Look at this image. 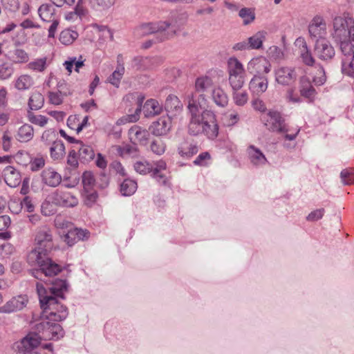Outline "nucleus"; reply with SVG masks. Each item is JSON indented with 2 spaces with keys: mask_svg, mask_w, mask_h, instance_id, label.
<instances>
[{
  "mask_svg": "<svg viewBox=\"0 0 354 354\" xmlns=\"http://www.w3.org/2000/svg\"><path fill=\"white\" fill-rule=\"evenodd\" d=\"M207 100L203 93H192L188 96V110L190 115H203L214 117V113L207 110Z\"/></svg>",
  "mask_w": 354,
  "mask_h": 354,
  "instance_id": "obj_7",
  "label": "nucleus"
},
{
  "mask_svg": "<svg viewBox=\"0 0 354 354\" xmlns=\"http://www.w3.org/2000/svg\"><path fill=\"white\" fill-rule=\"evenodd\" d=\"M49 100L51 104L55 105H59L63 102V96L60 91L58 92H50L49 93Z\"/></svg>",
  "mask_w": 354,
  "mask_h": 354,
  "instance_id": "obj_63",
  "label": "nucleus"
},
{
  "mask_svg": "<svg viewBox=\"0 0 354 354\" xmlns=\"http://www.w3.org/2000/svg\"><path fill=\"white\" fill-rule=\"evenodd\" d=\"M176 30V28L171 24L160 21L142 24L135 29L134 33L138 37L156 34V41L160 42L173 37Z\"/></svg>",
  "mask_w": 354,
  "mask_h": 354,
  "instance_id": "obj_4",
  "label": "nucleus"
},
{
  "mask_svg": "<svg viewBox=\"0 0 354 354\" xmlns=\"http://www.w3.org/2000/svg\"><path fill=\"white\" fill-rule=\"evenodd\" d=\"M33 84V78L26 74L21 75L15 82V87L19 91L28 90Z\"/></svg>",
  "mask_w": 354,
  "mask_h": 354,
  "instance_id": "obj_36",
  "label": "nucleus"
},
{
  "mask_svg": "<svg viewBox=\"0 0 354 354\" xmlns=\"http://www.w3.org/2000/svg\"><path fill=\"white\" fill-rule=\"evenodd\" d=\"M232 98L236 105L244 106L248 101V94L245 91L232 90Z\"/></svg>",
  "mask_w": 354,
  "mask_h": 354,
  "instance_id": "obj_49",
  "label": "nucleus"
},
{
  "mask_svg": "<svg viewBox=\"0 0 354 354\" xmlns=\"http://www.w3.org/2000/svg\"><path fill=\"white\" fill-rule=\"evenodd\" d=\"M137 189V183L136 181L125 178L120 184V191L123 196H131Z\"/></svg>",
  "mask_w": 354,
  "mask_h": 354,
  "instance_id": "obj_43",
  "label": "nucleus"
},
{
  "mask_svg": "<svg viewBox=\"0 0 354 354\" xmlns=\"http://www.w3.org/2000/svg\"><path fill=\"white\" fill-rule=\"evenodd\" d=\"M314 53L319 59L326 61L335 56V51L328 40L321 39L315 41Z\"/></svg>",
  "mask_w": 354,
  "mask_h": 354,
  "instance_id": "obj_13",
  "label": "nucleus"
},
{
  "mask_svg": "<svg viewBox=\"0 0 354 354\" xmlns=\"http://www.w3.org/2000/svg\"><path fill=\"white\" fill-rule=\"evenodd\" d=\"M125 71L124 62L123 57L119 55L117 57L115 70L112 73V86L119 87L120 80L122 78Z\"/></svg>",
  "mask_w": 354,
  "mask_h": 354,
  "instance_id": "obj_29",
  "label": "nucleus"
},
{
  "mask_svg": "<svg viewBox=\"0 0 354 354\" xmlns=\"http://www.w3.org/2000/svg\"><path fill=\"white\" fill-rule=\"evenodd\" d=\"M228 81L232 90H241L245 82L246 73L243 65L236 57L227 61Z\"/></svg>",
  "mask_w": 354,
  "mask_h": 354,
  "instance_id": "obj_5",
  "label": "nucleus"
},
{
  "mask_svg": "<svg viewBox=\"0 0 354 354\" xmlns=\"http://www.w3.org/2000/svg\"><path fill=\"white\" fill-rule=\"evenodd\" d=\"M112 148H114L116 154L122 158L131 157L135 158L138 156L139 151L138 148L136 146H132L128 144L124 145L122 146L115 145L112 146Z\"/></svg>",
  "mask_w": 354,
  "mask_h": 354,
  "instance_id": "obj_31",
  "label": "nucleus"
},
{
  "mask_svg": "<svg viewBox=\"0 0 354 354\" xmlns=\"http://www.w3.org/2000/svg\"><path fill=\"white\" fill-rule=\"evenodd\" d=\"M47 68V57H43L30 62L26 65V68L35 72L42 73Z\"/></svg>",
  "mask_w": 354,
  "mask_h": 354,
  "instance_id": "obj_40",
  "label": "nucleus"
},
{
  "mask_svg": "<svg viewBox=\"0 0 354 354\" xmlns=\"http://www.w3.org/2000/svg\"><path fill=\"white\" fill-rule=\"evenodd\" d=\"M208 117L203 115H190L188 124V133L192 136H198L203 132V126Z\"/></svg>",
  "mask_w": 354,
  "mask_h": 354,
  "instance_id": "obj_22",
  "label": "nucleus"
},
{
  "mask_svg": "<svg viewBox=\"0 0 354 354\" xmlns=\"http://www.w3.org/2000/svg\"><path fill=\"white\" fill-rule=\"evenodd\" d=\"M67 164L73 169H75L78 166L77 152L75 149H72L69 151L67 157Z\"/></svg>",
  "mask_w": 354,
  "mask_h": 354,
  "instance_id": "obj_62",
  "label": "nucleus"
},
{
  "mask_svg": "<svg viewBox=\"0 0 354 354\" xmlns=\"http://www.w3.org/2000/svg\"><path fill=\"white\" fill-rule=\"evenodd\" d=\"M27 118L30 122L39 127H44L48 122V118L46 116L35 115L32 111H28Z\"/></svg>",
  "mask_w": 354,
  "mask_h": 354,
  "instance_id": "obj_50",
  "label": "nucleus"
},
{
  "mask_svg": "<svg viewBox=\"0 0 354 354\" xmlns=\"http://www.w3.org/2000/svg\"><path fill=\"white\" fill-rule=\"evenodd\" d=\"M275 81L283 86L294 83L297 78L296 68L291 66H278L274 69Z\"/></svg>",
  "mask_w": 354,
  "mask_h": 354,
  "instance_id": "obj_12",
  "label": "nucleus"
},
{
  "mask_svg": "<svg viewBox=\"0 0 354 354\" xmlns=\"http://www.w3.org/2000/svg\"><path fill=\"white\" fill-rule=\"evenodd\" d=\"M296 46L299 48L300 57L302 62L307 66H313L315 60L308 49L306 41L303 37H298L295 42Z\"/></svg>",
  "mask_w": 354,
  "mask_h": 354,
  "instance_id": "obj_19",
  "label": "nucleus"
},
{
  "mask_svg": "<svg viewBox=\"0 0 354 354\" xmlns=\"http://www.w3.org/2000/svg\"><path fill=\"white\" fill-rule=\"evenodd\" d=\"M326 80L325 71L323 67H319L317 69V75L313 77V82L315 85H323Z\"/></svg>",
  "mask_w": 354,
  "mask_h": 354,
  "instance_id": "obj_58",
  "label": "nucleus"
},
{
  "mask_svg": "<svg viewBox=\"0 0 354 354\" xmlns=\"http://www.w3.org/2000/svg\"><path fill=\"white\" fill-rule=\"evenodd\" d=\"M83 201L87 207H92L98 198L97 192L94 189H85L82 192Z\"/></svg>",
  "mask_w": 354,
  "mask_h": 354,
  "instance_id": "obj_48",
  "label": "nucleus"
},
{
  "mask_svg": "<svg viewBox=\"0 0 354 354\" xmlns=\"http://www.w3.org/2000/svg\"><path fill=\"white\" fill-rule=\"evenodd\" d=\"M342 57H350L354 55V41L351 39L343 40L339 42Z\"/></svg>",
  "mask_w": 354,
  "mask_h": 354,
  "instance_id": "obj_47",
  "label": "nucleus"
},
{
  "mask_svg": "<svg viewBox=\"0 0 354 354\" xmlns=\"http://www.w3.org/2000/svg\"><path fill=\"white\" fill-rule=\"evenodd\" d=\"M133 167L137 173L142 175H145L152 171V166L144 160L136 162Z\"/></svg>",
  "mask_w": 354,
  "mask_h": 354,
  "instance_id": "obj_52",
  "label": "nucleus"
},
{
  "mask_svg": "<svg viewBox=\"0 0 354 354\" xmlns=\"http://www.w3.org/2000/svg\"><path fill=\"white\" fill-rule=\"evenodd\" d=\"M198 151V146L187 140L183 141L178 147V153L185 159H189Z\"/></svg>",
  "mask_w": 354,
  "mask_h": 354,
  "instance_id": "obj_25",
  "label": "nucleus"
},
{
  "mask_svg": "<svg viewBox=\"0 0 354 354\" xmlns=\"http://www.w3.org/2000/svg\"><path fill=\"white\" fill-rule=\"evenodd\" d=\"M267 32L264 30L258 31L248 38L249 47L251 50H258L262 48L263 41L266 39Z\"/></svg>",
  "mask_w": 354,
  "mask_h": 354,
  "instance_id": "obj_33",
  "label": "nucleus"
},
{
  "mask_svg": "<svg viewBox=\"0 0 354 354\" xmlns=\"http://www.w3.org/2000/svg\"><path fill=\"white\" fill-rule=\"evenodd\" d=\"M162 110V105L154 99L147 100L143 106V112L147 118L158 115L161 113Z\"/></svg>",
  "mask_w": 354,
  "mask_h": 354,
  "instance_id": "obj_30",
  "label": "nucleus"
},
{
  "mask_svg": "<svg viewBox=\"0 0 354 354\" xmlns=\"http://www.w3.org/2000/svg\"><path fill=\"white\" fill-rule=\"evenodd\" d=\"M41 179L44 184L52 187L58 186L62 182L61 175L51 167L43 170Z\"/></svg>",
  "mask_w": 354,
  "mask_h": 354,
  "instance_id": "obj_24",
  "label": "nucleus"
},
{
  "mask_svg": "<svg viewBox=\"0 0 354 354\" xmlns=\"http://www.w3.org/2000/svg\"><path fill=\"white\" fill-rule=\"evenodd\" d=\"M150 147L153 153L161 156L165 151L166 145L161 140H154L151 142Z\"/></svg>",
  "mask_w": 354,
  "mask_h": 354,
  "instance_id": "obj_55",
  "label": "nucleus"
},
{
  "mask_svg": "<svg viewBox=\"0 0 354 354\" xmlns=\"http://www.w3.org/2000/svg\"><path fill=\"white\" fill-rule=\"evenodd\" d=\"M145 99V96L140 93H133L127 95L124 100L129 102L136 106L134 113L129 114L118 119L115 124L117 126H121L127 122H135L140 118V114L142 110V103Z\"/></svg>",
  "mask_w": 354,
  "mask_h": 354,
  "instance_id": "obj_6",
  "label": "nucleus"
},
{
  "mask_svg": "<svg viewBox=\"0 0 354 354\" xmlns=\"http://www.w3.org/2000/svg\"><path fill=\"white\" fill-rule=\"evenodd\" d=\"M340 178L344 185H351L354 183V169H343L340 173Z\"/></svg>",
  "mask_w": 354,
  "mask_h": 354,
  "instance_id": "obj_54",
  "label": "nucleus"
},
{
  "mask_svg": "<svg viewBox=\"0 0 354 354\" xmlns=\"http://www.w3.org/2000/svg\"><path fill=\"white\" fill-rule=\"evenodd\" d=\"M268 80L266 76L254 75L249 82V89L253 95H259L266 92Z\"/></svg>",
  "mask_w": 354,
  "mask_h": 354,
  "instance_id": "obj_16",
  "label": "nucleus"
},
{
  "mask_svg": "<svg viewBox=\"0 0 354 354\" xmlns=\"http://www.w3.org/2000/svg\"><path fill=\"white\" fill-rule=\"evenodd\" d=\"M151 176L160 185H167V178L162 172L153 171Z\"/></svg>",
  "mask_w": 354,
  "mask_h": 354,
  "instance_id": "obj_64",
  "label": "nucleus"
},
{
  "mask_svg": "<svg viewBox=\"0 0 354 354\" xmlns=\"http://www.w3.org/2000/svg\"><path fill=\"white\" fill-rule=\"evenodd\" d=\"M45 165V160L43 158H35L30 162V167L32 171H36L42 168Z\"/></svg>",
  "mask_w": 354,
  "mask_h": 354,
  "instance_id": "obj_61",
  "label": "nucleus"
},
{
  "mask_svg": "<svg viewBox=\"0 0 354 354\" xmlns=\"http://www.w3.org/2000/svg\"><path fill=\"white\" fill-rule=\"evenodd\" d=\"M52 203L63 207H74L78 205L79 201L76 196L63 189H57L50 196Z\"/></svg>",
  "mask_w": 354,
  "mask_h": 354,
  "instance_id": "obj_10",
  "label": "nucleus"
},
{
  "mask_svg": "<svg viewBox=\"0 0 354 354\" xmlns=\"http://www.w3.org/2000/svg\"><path fill=\"white\" fill-rule=\"evenodd\" d=\"M35 248L28 255V262L31 266H37L39 269L32 270V275L40 281L44 277H54L61 272L60 266L53 261L48 252L53 247V232L47 226L37 229L35 238Z\"/></svg>",
  "mask_w": 354,
  "mask_h": 354,
  "instance_id": "obj_1",
  "label": "nucleus"
},
{
  "mask_svg": "<svg viewBox=\"0 0 354 354\" xmlns=\"http://www.w3.org/2000/svg\"><path fill=\"white\" fill-rule=\"evenodd\" d=\"M308 32L310 37L316 41L324 39L326 34V25L324 19L320 16H315L309 24Z\"/></svg>",
  "mask_w": 354,
  "mask_h": 354,
  "instance_id": "obj_14",
  "label": "nucleus"
},
{
  "mask_svg": "<svg viewBox=\"0 0 354 354\" xmlns=\"http://www.w3.org/2000/svg\"><path fill=\"white\" fill-rule=\"evenodd\" d=\"M50 157L53 160L62 159L65 154V146L62 141L56 140L53 142L50 147Z\"/></svg>",
  "mask_w": 354,
  "mask_h": 354,
  "instance_id": "obj_39",
  "label": "nucleus"
},
{
  "mask_svg": "<svg viewBox=\"0 0 354 354\" xmlns=\"http://www.w3.org/2000/svg\"><path fill=\"white\" fill-rule=\"evenodd\" d=\"M171 118L168 115L162 116L153 122L151 126L152 133L156 136L166 135L171 128Z\"/></svg>",
  "mask_w": 354,
  "mask_h": 354,
  "instance_id": "obj_15",
  "label": "nucleus"
},
{
  "mask_svg": "<svg viewBox=\"0 0 354 354\" xmlns=\"http://www.w3.org/2000/svg\"><path fill=\"white\" fill-rule=\"evenodd\" d=\"M34 328L35 331L30 333L21 340L16 354H46L44 350H37L41 340L58 339L64 333L61 325H50L45 322L36 323Z\"/></svg>",
  "mask_w": 354,
  "mask_h": 354,
  "instance_id": "obj_2",
  "label": "nucleus"
},
{
  "mask_svg": "<svg viewBox=\"0 0 354 354\" xmlns=\"http://www.w3.org/2000/svg\"><path fill=\"white\" fill-rule=\"evenodd\" d=\"M45 286L41 282H37L36 283L37 292L39 286L44 289L46 296L53 298L64 299V292L67 291L68 284L66 280L56 279L48 283L44 281Z\"/></svg>",
  "mask_w": 354,
  "mask_h": 354,
  "instance_id": "obj_8",
  "label": "nucleus"
},
{
  "mask_svg": "<svg viewBox=\"0 0 354 354\" xmlns=\"http://www.w3.org/2000/svg\"><path fill=\"white\" fill-rule=\"evenodd\" d=\"M165 108L167 112V115L173 118L181 112L183 104L178 97L174 95H169L166 99Z\"/></svg>",
  "mask_w": 354,
  "mask_h": 354,
  "instance_id": "obj_21",
  "label": "nucleus"
},
{
  "mask_svg": "<svg viewBox=\"0 0 354 354\" xmlns=\"http://www.w3.org/2000/svg\"><path fill=\"white\" fill-rule=\"evenodd\" d=\"M342 71L344 75L354 77V55L342 58Z\"/></svg>",
  "mask_w": 354,
  "mask_h": 354,
  "instance_id": "obj_45",
  "label": "nucleus"
},
{
  "mask_svg": "<svg viewBox=\"0 0 354 354\" xmlns=\"http://www.w3.org/2000/svg\"><path fill=\"white\" fill-rule=\"evenodd\" d=\"M211 158L210 154L205 151L200 153L194 160V164L198 166H206L207 161Z\"/></svg>",
  "mask_w": 354,
  "mask_h": 354,
  "instance_id": "obj_59",
  "label": "nucleus"
},
{
  "mask_svg": "<svg viewBox=\"0 0 354 354\" xmlns=\"http://www.w3.org/2000/svg\"><path fill=\"white\" fill-rule=\"evenodd\" d=\"M325 210L324 208L317 209L316 210H314L311 212L306 217L307 221H316L319 219H321L324 214Z\"/></svg>",
  "mask_w": 354,
  "mask_h": 354,
  "instance_id": "obj_60",
  "label": "nucleus"
},
{
  "mask_svg": "<svg viewBox=\"0 0 354 354\" xmlns=\"http://www.w3.org/2000/svg\"><path fill=\"white\" fill-rule=\"evenodd\" d=\"M239 16L243 19V24L248 25L255 19V13L250 8H243L239 10Z\"/></svg>",
  "mask_w": 354,
  "mask_h": 354,
  "instance_id": "obj_51",
  "label": "nucleus"
},
{
  "mask_svg": "<svg viewBox=\"0 0 354 354\" xmlns=\"http://www.w3.org/2000/svg\"><path fill=\"white\" fill-rule=\"evenodd\" d=\"M82 182L84 188L83 190L93 189L95 180L91 171H84L82 176Z\"/></svg>",
  "mask_w": 354,
  "mask_h": 354,
  "instance_id": "obj_53",
  "label": "nucleus"
},
{
  "mask_svg": "<svg viewBox=\"0 0 354 354\" xmlns=\"http://www.w3.org/2000/svg\"><path fill=\"white\" fill-rule=\"evenodd\" d=\"M55 8L50 4H42L38 9V14L44 21H50L53 18L55 14Z\"/></svg>",
  "mask_w": 354,
  "mask_h": 354,
  "instance_id": "obj_44",
  "label": "nucleus"
},
{
  "mask_svg": "<svg viewBox=\"0 0 354 354\" xmlns=\"http://www.w3.org/2000/svg\"><path fill=\"white\" fill-rule=\"evenodd\" d=\"M28 303V299L25 295H19L12 298L5 304L8 313H11L22 310L26 307Z\"/></svg>",
  "mask_w": 354,
  "mask_h": 354,
  "instance_id": "obj_27",
  "label": "nucleus"
},
{
  "mask_svg": "<svg viewBox=\"0 0 354 354\" xmlns=\"http://www.w3.org/2000/svg\"><path fill=\"white\" fill-rule=\"evenodd\" d=\"M203 132L208 139L214 140L218 134V125L216 122L215 115L212 118L205 119L203 126Z\"/></svg>",
  "mask_w": 354,
  "mask_h": 354,
  "instance_id": "obj_26",
  "label": "nucleus"
},
{
  "mask_svg": "<svg viewBox=\"0 0 354 354\" xmlns=\"http://www.w3.org/2000/svg\"><path fill=\"white\" fill-rule=\"evenodd\" d=\"M212 98L218 106L225 107L228 104V96L220 86L212 88Z\"/></svg>",
  "mask_w": 354,
  "mask_h": 354,
  "instance_id": "obj_32",
  "label": "nucleus"
},
{
  "mask_svg": "<svg viewBox=\"0 0 354 354\" xmlns=\"http://www.w3.org/2000/svg\"><path fill=\"white\" fill-rule=\"evenodd\" d=\"M248 153L250 162L254 165L261 166L268 162L261 151L254 145H250L248 147Z\"/></svg>",
  "mask_w": 354,
  "mask_h": 354,
  "instance_id": "obj_28",
  "label": "nucleus"
},
{
  "mask_svg": "<svg viewBox=\"0 0 354 354\" xmlns=\"http://www.w3.org/2000/svg\"><path fill=\"white\" fill-rule=\"evenodd\" d=\"M77 234L75 231V228L71 229L67 232V233L64 234L62 239L68 245L73 246L77 242H78Z\"/></svg>",
  "mask_w": 354,
  "mask_h": 354,
  "instance_id": "obj_56",
  "label": "nucleus"
},
{
  "mask_svg": "<svg viewBox=\"0 0 354 354\" xmlns=\"http://www.w3.org/2000/svg\"><path fill=\"white\" fill-rule=\"evenodd\" d=\"M213 86V80L207 76L199 77L195 82V89L198 93H203Z\"/></svg>",
  "mask_w": 354,
  "mask_h": 354,
  "instance_id": "obj_37",
  "label": "nucleus"
},
{
  "mask_svg": "<svg viewBox=\"0 0 354 354\" xmlns=\"http://www.w3.org/2000/svg\"><path fill=\"white\" fill-rule=\"evenodd\" d=\"M3 8L10 12H16L19 8V0H1Z\"/></svg>",
  "mask_w": 354,
  "mask_h": 354,
  "instance_id": "obj_57",
  "label": "nucleus"
},
{
  "mask_svg": "<svg viewBox=\"0 0 354 354\" xmlns=\"http://www.w3.org/2000/svg\"><path fill=\"white\" fill-rule=\"evenodd\" d=\"M333 37L337 42L351 39L354 41V27H348L347 22L342 17H337L333 22Z\"/></svg>",
  "mask_w": 354,
  "mask_h": 354,
  "instance_id": "obj_11",
  "label": "nucleus"
},
{
  "mask_svg": "<svg viewBox=\"0 0 354 354\" xmlns=\"http://www.w3.org/2000/svg\"><path fill=\"white\" fill-rule=\"evenodd\" d=\"M34 136V130L31 125L24 124L17 131V139L21 142H26L32 140Z\"/></svg>",
  "mask_w": 354,
  "mask_h": 354,
  "instance_id": "obj_35",
  "label": "nucleus"
},
{
  "mask_svg": "<svg viewBox=\"0 0 354 354\" xmlns=\"http://www.w3.org/2000/svg\"><path fill=\"white\" fill-rule=\"evenodd\" d=\"M271 66L267 60L262 57L254 58L248 64V71L250 73H257L260 75L261 73H268L270 71Z\"/></svg>",
  "mask_w": 354,
  "mask_h": 354,
  "instance_id": "obj_18",
  "label": "nucleus"
},
{
  "mask_svg": "<svg viewBox=\"0 0 354 354\" xmlns=\"http://www.w3.org/2000/svg\"><path fill=\"white\" fill-rule=\"evenodd\" d=\"M299 88L301 96L310 102L315 100L317 92L308 77L303 76L300 78Z\"/></svg>",
  "mask_w": 354,
  "mask_h": 354,
  "instance_id": "obj_20",
  "label": "nucleus"
},
{
  "mask_svg": "<svg viewBox=\"0 0 354 354\" xmlns=\"http://www.w3.org/2000/svg\"><path fill=\"white\" fill-rule=\"evenodd\" d=\"M78 36L77 32L68 28L60 32L59 40L62 44L68 46L73 44Z\"/></svg>",
  "mask_w": 354,
  "mask_h": 354,
  "instance_id": "obj_41",
  "label": "nucleus"
},
{
  "mask_svg": "<svg viewBox=\"0 0 354 354\" xmlns=\"http://www.w3.org/2000/svg\"><path fill=\"white\" fill-rule=\"evenodd\" d=\"M44 104V97L39 92H34L28 100L29 111H37L41 109Z\"/></svg>",
  "mask_w": 354,
  "mask_h": 354,
  "instance_id": "obj_38",
  "label": "nucleus"
},
{
  "mask_svg": "<svg viewBox=\"0 0 354 354\" xmlns=\"http://www.w3.org/2000/svg\"><path fill=\"white\" fill-rule=\"evenodd\" d=\"M45 294L44 289L39 286L38 297L42 312L38 323L45 322L50 325H59L52 322L64 320L68 315V308L61 304L57 298L49 297Z\"/></svg>",
  "mask_w": 354,
  "mask_h": 354,
  "instance_id": "obj_3",
  "label": "nucleus"
},
{
  "mask_svg": "<svg viewBox=\"0 0 354 354\" xmlns=\"http://www.w3.org/2000/svg\"><path fill=\"white\" fill-rule=\"evenodd\" d=\"M262 120L267 129L273 132L285 133L288 129L281 113L277 111H269L262 116Z\"/></svg>",
  "mask_w": 354,
  "mask_h": 354,
  "instance_id": "obj_9",
  "label": "nucleus"
},
{
  "mask_svg": "<svg viewBox=\"0 0 354 354\" xmlns=\"http://www.w3.org/2000/svg\"><path fill=\"white\" fill-rule=\"evenodd\" d=\"M81 147L79 148V157L82 162H88L95 157V152L91 146L79 143Z\"/></svg>",
  "mask_w": 354,
  "mask_h": 354,
  "instance_id": "obj_42",
  "label": "nucleus"
},
{
  "mask_svg": "<svg viewBox=\"0 0 354 354\" xmlns=\"http://www.w3.org/2000/svg\"><path fill=\"white\" fill-rule=\"evenodd\" d=\"M149 137L148 131L139 126L134 125L129 130V138L133 145H145Z\"/></svg>",
  "mask_w": 354,
  "mask_h": 354,
  "instance_id": "obj_17",
  "label": "nucleus"
},
{
  "mask_svg": "<svg viewBox=\"0 0 354 354\" xmlns=\"http://www.w3.org/2000/svg\"><path fill=\"white\" fill-rule=\"evenodd\" d=\"M4 180L10 187H17L21 181L20 173L12 166H6L3 170Z\"/></svg>",
  "mask_w": 354,
  "mask_h": 354,
  "instance_id": "obj_23",
  "label": "nucleus"
},
{
  "mask_svg": "<svg viewBox=\"0 0 354 354\" xmlns=\"http://www.w3.org/2000/svg\"><path fill=\"white\" fill-rule=\"evenodd\" d=\"M15 73L13 63L3 62L0 64V80H6L10 79Z\"/></svg>",
  "mask_w": 354,
  "mask_h": 354,
  "instance_id": "obj_46",
  "label": "nucleus"
},
{
  "mask_svg": "<svg viewBox=\"0 0 354 354\" xmlns=\"http://www.w3.org/2000/svg\"><path fill=\"white\" fill-rule=\"evenodd\" d=\"M8 57L13 64H25L29 60L28 53L21 48H15L12 51H10V56Z\"/></svg>",
  "mask_w": 354,
  "mask_h": 354,
  "instance_id": "obj_34",
  "label": "nucleus"
}]
</instances>
